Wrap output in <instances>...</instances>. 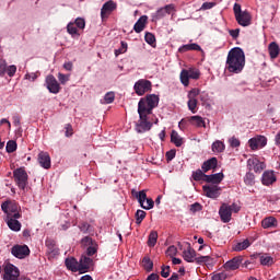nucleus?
I'll return each mask as SVG.
<instances>
[{
    "label": "nucleus",
    "mask_w": 280,
    "mask_h": 280,
    "mask_svg": "<svg viewBox=\"0 0 280 280\" xmlns=\"http://www.w3.org/2000/svg\"><path fill=\"white\" fill-rule=\"evenodd\" d=\"M235 19L238 25H241L242 27H248V25H250L253 21V16H250V13H248V11H243L241 14L235 16Z\"/></svg>",
    "instance_id": "21"
},
{
    "label": "nucleus",
    "mask_w": 280,
    "mask_h": 280,
    "mask_svg": "<svg viewBox=\"0 0 280 280\" xmlns=\"http://www.w3.org/2000/svg\"><path fill=\"white\" fill-rule=\"evenodd\" d=\"M171 141H172V143H174V145H176V148H180V145H183V143H184L183 137H180V135H178L176 132V130L172 131Z\"/></svg>",
    "instance_id": "34"
},
{
    "label": "nucleus",
    "mask_w": 280,
    "mask_h": 280,
    "mask_svg": "<svg viewBox=\"0 0 280 280\" xmlns=\"http://www.w3.org/2000/svg\"><path fill=\"white\" fill-rule=\"evenodd\" d=\"M13 177L14 180L19 187V189H23L25 190V187H27V172L25 171V168L20 167L13 171Z\"/></svg>",
    "instance_id": "5"
},
{
    "label": "nucleus",
    "mask_w": 280,
    "mask_h": 280,
    "mask_svg": "<svg viewBox=\"0 0 280 280\" xmlns=\"http://www.w3.org/2000/svg\"><path fill=\"white\" fill-rule=\"evenodd\" d=\"M261 183L266 187L277 183V175H275V171H265L261 176Z\"/></svg>",
    "instance_id": "23"
},
{
    "label": "nucleus",
    "mask_w": 280,
    "mask_h": 280,
    "mask_svg": "<svg viewBox=\"0 0 280 280\" xmlns=\"http://www.w3.org/2000/svg\"><path fill=\"white\" fill-rule=\"evenodd\" d=\"M116 9H117V4L115 2H113V0L105 2L101 9L102 21L108 19V16H110L113 11Z\"/></svg>",
    "instance_id": "16"
},
{
    "label": "nucleus",
    "mask_w": 280,
    "mask_h": 280,
    "mask_svg": "<svg viewBox=\"0 0 280 280\" xmlns=\"http://www.w3.org/2000/svg\"><path fill=\"white\" fill-rule=\"evenodd\" d=\"M199 97L203 104H207L209 102V93L199 91Z\"/></svg>",
    "instance_id": "60"
},
{
    "label": "nucleus",
    "mask_w": 280,
    "mask_h": 280,
    "mask_svg": "<svg viewBox=\"0 0 280 280\" xmlns=\"http://www.w3.org/2000/svg\"><path fill=\"white\" fill-rule=\"evenodd\" d=\"M198 211H202V206L198 202L190 205V212L198 213Z\"/></svg>",
    "instance_id": "57"
},
{
    "label": "nucleus",
    "mask_w": 280,
    "mask_h": 280,
    "mask_svg": "<svg viewBox=\"0 0 280 280\" xmlns=\"http://www.w3.org/2000/svg\"><path fill=\"white\" fill-rule=\"evenodd\" d=\"M161 277L167 279L170 277V266H162Z\"/></svg>",
    "instance_id": "59"
},
{
    "label": "nucleus",
    "mask_w": 280,
    "mask_h": 280,
    "mask_svg": "<svg viewBox=\"0 0 280 280\" xmlns=\"http://www.w3.org/2000/svg\"><path fill=\"white\" fill-rule=\"evenodd\" d=\"M215 5V3L213 2H203L201 5V10H211V8H213Z\"/></svg>",
    "instance_id": "63"
},
{
    "label": "nucleus",
    "mask_w": 280,
    "mask_h": 280,
    "mask_svg": "<svg viewBox=\"0 0 280 280\" xmlns=\"http://www.w3.org/2000/svg\"><path fill=\"white\" fill-rule=\"evenodd\" d=\"M259 261L261 266H272L275 264V258L270 256L269 254H262L259 257Z\"/></svg>",
    "instance_id": "30"
},
{
    "label": "nucleus",
    "mask_w": 280,
    "mask_h": 280,
    "mask_svg": "<svg viewBox=\"0 0 280 280\" xmlns=\"http://www.w3.org/2000/svg\"><path fill=\"white\" fill-rule=\"evenodd\" d=\"M45 84L49 93H52L54 95H58V93H60V83H58V80H56V77H54V74H49L46 77Z\"/></svg>",
    "instance_id": "9"
},
{
    "label": "nucleus",
    "mask_w": 280,
    "mask_h": 280,
    "mask_svg": "<svg viewBox=\"0 0 280 280\" xmlns=\"http://www.w3.org/2000/svg\"><path fill=\"white\" fill-rule=\"evenodd\" d=\"M218 167V159L217 158H211L203 162L201 165L202 172H209V170H215Z\"/></svg>",
    "instance_id": "28"
},
{
    "label": "nucleus",
    "mask_w": 280,
    "mask_h": 280,
    "mask_svg": "<svg viewBox=\"0 0 280 280\" xmlns=\"http://www.w3.org/2000/svg\"><path fill=\"white\" fill-rule=\"evenodd\" d=\"M105 104H113L115 102V93L107 92L104 96Z\"/></svg>",
    "instance_id": "46"
},
{
    "label": "nucleus",
    "mask_w": 280,
    "mask_h": 280,
    "mask_svg": "<svg viewBox=\"0 0 280 280\" xmlns=\"http://www.w3.org/2000/svg\"><path fill=\"white\" fill-rule=\"evenodd\" d=\"M234 15L237 16L238 14H242L244 11H242V5L240 3H235L233 7Z\"/></svg>",
    "instance_id": "62"
},
{
    "label": "nucleus",
    "mask_w": 280,
    "mask_h": 280,
    "mask_svg": "<svg viewBox=\"0 0 280 280\" xmlns=\"http://www.w3.org/2000/svg\"><path fill=\"white\" fill-rule=\"evenodd\" d=\"M66 266L68 270H71L72 272H79V262L75 260V258H67Z\"/></svg>",
    "instance_id": "31"
},
{
    "label": "nucleus",
    "mask_w": 280,
    "mask_h": 280,
    "mask_svg": "<svg viewBox=\"0 0 280 280\" xmlns=\"http://www.w3.org/2000/svg\"><path fill=\"white\" fill-rule=\"evenodd\" d=\"M176 253H178V249L176 248V246L171 245L167 249H166V255L168 257H175Z\"/></svg>",
    "instance_id": "54"
},
{
    "label": "nucleus",
    "mask_w": 280,
    "mask_h": 280,
    "mask_svg": "<svg viewBox=\"0 0 280 280\" xmlns=\"http://www.w3.org/2000/svg\"><path fill=\"white\" fill-rule=\"evenodd\" d=\"M1 209L5 213V218H21V206L16 201L7 200L1 205Z\"/></svg>",
    "instance_id": "3"
},
{
    "label": "nucleus",
    "mask_w": 280,
    "mask_h": 280,
    "mask_svg": "<svg viewBox=\"0 0 280 280\" xmlns=\"http://www.w3.org/2000/svg\"><path fill=\"white\" fill-rule=\"evenodd\" d=\"M244 183H245V185L253 187V185H255V174L246 173V175L244 177Z\"/></svg>",
    "instance_id": "41"
},
{
    "label": "nucleus",
    "mask_w": 280,
    "mask_h": 280,
    "mask_svg": "<svg viewBox=\"0 0 280 280\" xmlns=\"http://www.w3.org/2000/svg\"><path fill=\"white\" fill-rule=\"evenodd\" d=\"M91 266H93V259L86 256H82L79 261V272L81 275L89 272V270H91Z\"/></svg>",
    "instance_id": "20"
},
{
    "label": "nucleus",
    "mask_w": 280,
    "mask_h": 280,
    "mask_svg": "<svg viewBox=\"0 0 280 280\" xmlns=\"http://www.w3.org/2000/svg\"><path fill=\"white\" fill-rule=\"evenodd\" d=\"M144 40L148 45H154V43H156V37H154V34L152 33H147L144 35Z\"/></svg>",
    "instance_id": "49"
},
{
    "label": "nucleus",
    "mask_w": 280,
    "mask_h": 280,
    "mask_svg": "<svg viewBox=\"0 0 280 280\" xmlns=\"http://www.w3.org/2000/svg\"><path fill=\"white\" fill-rule=\"evenodd\" d=\"M147 23H148V16L147 15L140 16L133 26L135 32L137 34H141V32H143V30H145Z\"/></svg>",
    "instance_id": "27"
},
{
    "label": "nucleus",
    "mask_w": 280,
    "mask_h": 280,
    "mask_svg": "<svg viewBox=\"0 0 280 280\" xmlns=\"http://www.w3.org/2000/svg\"><path fill=\"white\" fill-rule=\"evenodd\" d=\"M229 34L232 38H237L240 36V28L231 30L229 31Z\"/></svg>",
    "instance_id": "64"
},
{
    "label": "nucleus",
    "mask_w": 280,
    "mask_h": 280,
    "mask_svg": "<svg viewBox=\"0 0 280 280\" xmlns=\"http://www.w3.org/2000/svg\"><path fill=\"white\" fill-rule=\"evenodd\" d=\"M229 143L232 148H240V145L242 144V142H240V139L235 137L230 138Z\"/></svg>",
    "instance_id": "56"
},
{
    "label": "nucleus",
    "mask_w": 280,
    "mask_h": 280,
    "mask_svg": "<svg viewBox=\"0 0 280 280\" xmlns=\"http://www.w3.org/2000/svg\"><path fill=\"white\" fill-rule=\"evenodd\" d=\"M12 120H13V125L15 126V128H21V116L14 115L12 117Z\"/></svg>",
    "instance_id": "61"
},
{
    "label": "nucleus",
    "mask_w": 280,
    "mask_h": 280,
    "mask_svg": "<svg viewBox=\"0 0 280 280\" xmlns=\"http://www.w3.org/2000/svg\"><path fill=\"white\" fill-rule=\"evenodd\" d=\"M159 106V95L149 94L145 97L140 98L138 103L139 120L136 124V132L143 133L148 130H152V121H150V115L152 110Z\"/></svg>",
    "instance_id": "1"
},
{
    "label": "nucleus",
    "mask_w": 280,
    "mask_h": 280,
    "mask_svg": "<svg viewBox=\"0 0 280 280\" xmlns=\"http://www.w3.org/2000/svg\"><path fill=\"white\" fill-rule=\"evenodd\" d=\"M8 71V62L5 60H0V75L4 78Z\"/></svg>",
    "instance_id": "48"
},
{
    "label": "nucleus",
    "mask_w": 280,
    "mask_h": 280,
    "mask_svg": "<svg viewBox=\"0 0 280 280\" xmlns=\"http://www.w3.org/2000/svg\"><path fill=\"white\" fill-rule=\"evenodd\" d=\"M37 161L44 170H49V167H51V156L45 151L38 153Z\"/></svg>",
    "instance_id": "18"
},
{
    "label": "nucleus",
    "mask_w": 280,
    "mask_h": 280,
    "mask_svg": "<svg viewBox=\"0 0 280 280\" xmlns=\"http://www.w3.org/2000/svg\"><path fill=\"white\" fill-rule=\"evenodd\" d=\"M46 246H47V253L49 257H58L60 255V250L58 247L54 244L52 241H46Z\"/></svg>",
    "instance_id": "29"
},
{
    "label": "nucleus",
    "mask_w": 280,
    "mask_h": 280,
    "mask_svg": "<svg viewBox=\"0 0 280 280\" xmlns=\"http://www.w3.org/2000/svg\"><path fill=\"white\" fill-rule=\"evenodd\" d=\"M242 261H244V258L242 256H236L232 258L231 260H228L224 265L223 268L225 270H237L240 266H242Z\"/></svg>",
    "instance_id": "22"
},
{
    "label": "nucleus",
    "mask_w": 280,
    "mask_h": 280,
    "mask_svg": "<svg viewBox=\"0 0 280 280\" xmlns=\"http://www.w3.org/2000/svg\"><path fill=\"white\" fill-rule=\"evenodd\" d=\"M250 246V241L248 238L244 240L243 242L236 243L233 247V250L236 253H241V250H246Z\"/></svg>",
    "instance_id": "35"
},
{
    "label": "nucleus",
    "mask_w": 280,
    "mask_h": 280,
    "mask_svg": "<svg viewBox=\"0 0 280 280\" xmlns=\"http://www.w3.org/2000/svg\"><path fill=\"white\" fill-rule=\"evenodd\" d=\"M94 243H95L94 240L89 236H85L81 241V244L82 246H84V248H89L90 246H93Z\"/></svg>",
    "instance_id": "47"
},
{
    "label": "nucleus",
    "mask_w": 280,
    "mask_h": 280,
    "mask_svg": "<svg viewBox=\"0 0 280 280\" xmlns=\"http://www.w3.org/2000/svg\"><path fill=\"white\" fill-rule=\"evenodd\" d=\"M11 253L18 259H25L30 255V247L27 245H15L11 248Z\"/></svg>",
    "instance_id": "14"
},
{
    "label": "nucleus",
    "mask_w": 280,
    "mask_h": 280,
    "mask_svg": "<svg viewBox=\"0 0 280 280\" xmlns=\"http://www.w3.org/2000/svg\"><path fill=\"white\" fill-rule=\"evenodd\" d=\"M67 32L72 36V38H74V36H80V34H78V28L75 27V24L73 22L68 23Z\"/></svg>",
    "instance_id": "40"
},
{
    "label": "nucleus",
    "mask_w": 280,
    "mask_h": 280,
    "mask_svg": "<svg viewBox=\"0 0 280 280\" xmlns=\"http://www.w3.org/2000/svg\"><path fill=\"white\" fill-rule=\"evenodd\" d=\"M224 179L223 173H215L212 175H206V183H211V185H220Z\"/></svg>",
    "instance_id": "25"
},
{
    "label": "nucleus",
    "mask_w": 280,
    "mask_h": 280,
    "mask_svg": "<svg viewBox=\"0 0 280 280\" xmlns=\"http://www.w3.org/2000/svg\"><path fill=\"white\" fill-rule=\"evenodd\" d=\"M202 48L198 44H186L179 47L178 51L182 54L185 51H200Z\"/></svg>",
    "instance_id": "32"
},
{
    "label": "nucleus",
    "mask_w": 280,
    "mask_h": 280,
    "mask_svg": "<svg viewBox=\"0 0 280 280\" xmlns=\"http://www.w3.org/2000/svg\"><path fill=\"white\" fill-rule=\"evenodd\" d=\"M74 23L79 30H84V27H86V21H84L82 18H77Z\"/></svg>",
    "instance_id": "52"
},
{
    "label": "nucleus",
    "mask_w": 280,
    "mask_h": 280,
    "mask_svg": "<svg viewBox=\"0 0 280 280\" xmlns=\"http://www.w3.org/2000/svg\"><path fill=\"white\" fill-rule=\"evenodd\" d=\"M145 211L143 210H137L136 212V223L137 224H141L143 222V220H145Z\"/></svg>",
    "instance_id": "42"
},
{
    "label": "nucleus",
    "mask_w": 280,
    "mask_h": 280,
    "mask_svg": "<svg viewBox=\"0 0 280 280\" xmlns=\"http://www.w3.org/2000/svg\"><path fill=\"white\" fill-rule=\"evenodd\" d=\"M174 10V4H166L164 8H160L155 13L152 14V21H160V19H164V16H167V14H172Z\"/></svg>",
    "instance_id": "15"
},
{
    "label": "nucleus",
    "mask_w": 280,
    "mask_h": 280,
    "mask_svg": "<svg viewBox=\"0 0 280 280\" xmlns=\"http://www.w3.org/2000/svg\"><path fill=\"white\" fill-rule=\"evenodd\" d=\"M200 94V90L198 89H192L188 92V109L192 113L196 114V108L198 106V100H196V97H198V95Z\"/></svg>",
    "instance_id": "12"
},
{
    "label": "nucleus",
    "mask_w": 280,
    "mask_h": 280,
    "mask_svg": "<svg viewBox=\"0 0 280 280\" xmlns=\"http://www.w3.org/2000/svg\"><path fill=\"white\" fill-rule=\"evenodd\" d=\"M206 174L201 170H197L192 172V178L194 180H202V178H206Z\"/></svg>",
    "instance_id": "45"
},
{
    "label": "nucleus",
    "mask_w": 280,
    "mask_h": 280,
    "mask_svg": "<svg viewBox=\"0 0 280 280\" xmlns=\"http://www.w3.org/2000/svg\"><path fill=\"white\" fill-rule=\"evenodd\" d=\"M140 207L145 209V211H150V209H154V200L152 198H148L145 190H140L135 194Z\"/></svg>",
    "instance_id": "6"
},
{
    "label": "nucleus",
    "mask_w": 280,
    "mask_h": 280,
    "mask_svg": "<svg viewBox=\"0 0 280 280\" xmlns=\"http://www.w3.org/2000/svg\"><path fill=\"white\" fill-rule=\"evenodd\" d=\"M247 167L256 173L264 172L266 170V164L260 162L257 158H250L247 160Z\"/></svg>",
    "instance_id": "17"
},
{
    "label": "nucleus",
    "mask_w": 280,
    "mask_h": 280,
    "mask_svg": "<svg viewBox=\"0 0 280 280\" xmlns=\"http://www.w3.org/2000/svg\"><path fill=\"white\" fill-rule=\"evenodd\" d=\"M126 51H128V44L121 42V47L115 50V56H121V54H126Z\"/></svg>",
    "instance_id": "44"
},
{
    "label": "nucleus",
    "mask_w": 280,
    "mask_h": 280,
    "mask_svg": "<svg viewBox=\"0 0 280 280\" xmlns=\"http://www.w3.org/2000/svg\"><path fill=\"white\" fill-rule=\"evenodd\" d=\"M15 73L16 67L14 65L7 66V75H9V78H14Z\"/></svg>",
    "instance_id": "51"
},
{
    "label": "nucleus",
    "mask_w": 280,
    "mask_h": 280,
    "mask_svg": "<svg viewBox=\"0 0 280 280\" xmlns=\"http://www.w3.org/2000/svg\"><path fill=\"white\" fill-rule=\"evenodd\" d=\"M228 277L226 272L222 271V272H219V273H213L211 279L212 280H225Z\"/></svg>",
    "instance_id": "53"
},
{
    "label": "nucleus",
    "mask_w": 280,
    "mask_h": 280,
    "mask_svg": "<svg viewBox=\"0 0 280 280\" xmlns=\"http://www.w3.org/2000/svg\"><path fill=\"white\" fill-rule=\"evenodd\" d=\"M219 215L225 224L231 222V217L233 215V212H231V206L223 203L219 209Z\"/></svg>",
    "instance_id": "19"
},
{
    "label": "nucleus",
    "mask_w": 280,
    "mask_h": 280,
    "mask_svg": "<svg viewBox=\"0 0 280 280\" xmlns=\"http://www.w3.org/2000/svg\"><path fill=\"white\" fill-rule=\"evenodd\" d=\"M5 150L9 154H12V152H16V141L14 140L8 141Z\"/></svg>",
    "instance_id": "43"
},
{
    "label": "nucleus",
    "mask_w": 280,
    "mask_h": 280,
    "mask_svg": "<svg viewBox=\"0 0 280 280\" xmlns=\"http://www.w3.org/2000/svg\"><path fill=\"white\" fill-rule=\"evenodd\" d=\"M188 121L190 126H195V128H206L207 125L205 124V119L201 116H190L187 119H182L178 124L179 128L183 126V124H186Z\"/></svg>",
    "instance_id": "13"
},
{
    "label": "nucleus",
    "mask_w": 280,
    "mask_h": 280,
    "mask_svg": "<svg viewBox=\"0 0 280 280\" xmlns=\"http://www.w3.org/2000/svg\"><path fill=\"white\" fill-rule=\"evenodd\" d=\"M269 55H270V58L275 59L277 58V56H279V45H277V43L272 42L270 45H269Z\"/></svg>",
    "instance_id": "38"
},
{
    "label": "nucleus",
    "mask_w": 280,
    "mask_h": 280,
    "mask_svg": "<svg viewBox=\"0 0 280 280\" xmlns=\"http://www.w3.org/2000/svg\"><path fill=\"white\" fill-rule=\"evenodd\" d=\"M142 268H144L147 272H152L154 262L148 256H144L142 259Z\"/></svg>",
    "instance_id": "37"
},
{
    "label": "nucleus",
    "mask_w": 280,
    "mask_h": 280,
    "mask_svg": "<svg viewBox=\"0 0 280 280\" xmlns=\"http://www.w3.org/2000/svg\"><path fill=\"white\" fill-rule=\"evenodd\" d=\"M158 240H159V233L156 231H152L149 235L148 246H151V248H153V246H156Z\"/></svg>",
    "instance_id": "39"
},
{
    "label": "nucleus",
    "mask_w": 280,
    "mask_h": 280,
    "mask_svg": "<svg viewBox=\"0 0 280 280\" xmlns=\"http://www.w3.org/2000/svg\"><path fill=\"white\" fill-rule=\"evenodd\" d=\"M133 91L136 95H145L148 91H152V82L148 79H140L135 83Z\"/></svg>",
    "instance_id": "7"
},
{
    "label": "nucleus",
    "mask_w": 280,
    "mask_h": 280,
    "mask_svg": "<svg viewBox=\"0 0 280 280\" xmlns=\"http://www.w3.org/2000/svg\"><path fill=\"white\" fill-rule=\"evenodd\" d=\"M261 226L262 229H272V226H277V219L275 217L265 218L261 221Z\"/></svg>",
    "instance_id": "33"
},
{
    "label": "nucleus",
    "mask_w": 280,
    "mask_h": 280,
    "mask_svg": "<svg viewBox=\"0 0 280 280\" xmlns=\"http://www.w3.org/2000/svg\"><path fill=\"white\" fill-rule=\"evenodd\" d=\"M226 150V145L224 142L217 140L212 143V152H217V154H220Z\"/></svg>",
    "instance_id": "36"
},
{
    "label": "nucleus",
    "mask_w": 280,
    "mask_h": 280,
    "mask_svg": "<svg viewBox=\"0 0 280 280\" xmlns=\"http://www.w3.org/2000/svg\"><path fill=\"white\" fill-rule=\"evenodd\" d=\"M58 80L60 84H67V82H69V75L59 72Z\"/></svg>",
    "instance_id": "58"
},
{
    "label": "nucleus",
    "mask_w": 280,
    "mask_h": 280,
    "mask_svg": "<svg viewBox=\"0 0 280 280\" xmlns=\"http://www.w3.org/2000/svg\"><path fill=\"white\" fill-rule=\"evenodd\" d=\"M246 66V55L240 47L232 48L225 61V69L229 73H242Z\"/></svg>",
    "instance_id": "2"
},
{
    "label": "nucleus",
    "mask_w": 280,
    "mask_h": 280,
    "mask_svg": "<svg viewBox=\"0 0 280 280\" xmlns=\"http://www.w3.org/2000/svg\"><path fill=\"white\" fill-rule=\"evenodd\" d=\"M250 150H259V148H266L268 145V139L266 136H257L248 140Z\"/></svg>",
    "instance_id": "11"
},
{
    "label": "nucleus",
    "mask_w": 280,
    "mask_h": 280,
    "mask_svg": "<svg viewBox=\"0 0 280 280\" xmlns=\"http://www.w3.org/2000/svg\"><path fill=\"white\" fill-rule=\"evenodd\" d=\"M210 259H211V257H209V256H199V257L195 256V261L197 264H207L210 261Z\"/></svg>",
    "instance_id": "55"
},
{
    "label": "nucleus",
    "mask_w": 280,
    "mask_h": 280,
    "mask_svg": "<svg viewBox=\"0 0 280 280\" xmlns=\"http://www.w3.org/2000/svg\"><path fill=\"white\" fill-rule=\"evenodd\" d=\"M200 70L197 68L183 69L179 74V80L184 86H189V80H199Z\"/></svg>",
    "instance_id": "4"
},
{
    "label": "nucleus",
    "mask_w": 280,
    "mask_h": 280,
    "mask_svg": "<svg viewBox=\"0 0 280 280\" xmlns=\"http://www.w3.org/2000/svg\"><path fill=\"white\" fill-rule=\"evenodd\" d=\"M202 190L207 198L215 199L220 197L221 188L215 184H208L202 186Z\"/></svg>",
    "instance_id": "10"
},
{
    "label": "nucleus",
    "mask_w": 280,
    "mask_h": 280,
    "mask_svg": "<svg viewBox=\"0 0 280 280\" xmlns=\"http://www.w3.org/2000/svg\"><path fill=\"white\" fill-rule=\"evenodd\" d=\"M95 253H97V243L92 244L86 249V255H89V257H93V255H95Z\"/></svg>",
    "instance_id": "50"
},
{
    "label": "nucleus",
    "mask_w": 280,
    "mask_h": 280,
    "mask_svg": "<svg viewBox=\"0 0 280 280\" xmlns=\"http://www.w3.org/2000/svg\"><path fill=\"white\" fill-rule=\"evenodd\" d=\"M21 277V271L16 268V266L12 264H7L4 267V280H19Z\"/></svg>",
    "instance_id": "8"
},
{
    "label": "nucleus",
    "mask_w": 280,
    "mask_h": 280,
    "mask_svg": "<svg viewBox=\"0 0 280 280\" xmlns=\"http://www.w3.org/2000/svg\"><path fill=\"white\" fill-rule=\"evenodd\" d=\"M183 257L188 264H194V261H196V250L191 248L190 244H188L187 249L184 250Z\"/></svg>",
    "instance_id": "24"
},
{
    "label": "nucleus",
    "mask_w": 280,
    "mask_h": 280,
    "mask_svg": "<svg viewBox=\"0 0 280 280\" xmlns=\"http://www.w3.org/2000/svg\"><path fill=\"white\" fill-rule=\"evenodd\" d=\"M5 222L11 231H14L15 233L21 231V222H19V219L14 217L5 218Z\"/></svg>",
    "instance_id": "26"
}]
</instances>
